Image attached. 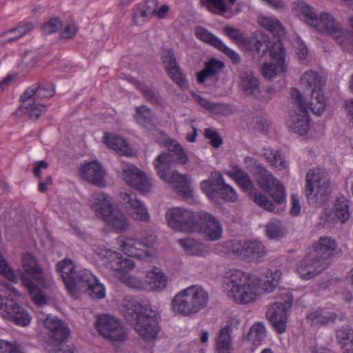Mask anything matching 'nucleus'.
Here are the masks:
<instances>
[{"label":"nucleus","instance_id":"1","mask_svg":"<svg viewBox=\"0 0 353 353\" xmlns=\"http://www.w3.org/2000/svg\"><path fill=\"white\" fill-rule=\"evenodd\" d=\"M22 266L24 270L21 277L22 284L28 290L32 301L39 307L47 305V296L41 288L48 285L43 269L30 254L23 256Z\"/></svg>","mask_w":353,"mask_h":353},{"label":"nucleus","instance_id":"2","mask_svg":"<svg viewBox=\"0 0 353 353\" xmlns=\"http://www.w3.org/2000/svg\"><path fill=\"white\" fill-rule=\"evenodd\" d=\"M252 50L253 59L260 61L263 57L270 52L272 62H265L261 68V73L267 80H271L277 74L286 70L285 62V50L282 44L273 46L268 37L261 34L260 39H256L253 43Z\"/></svg>","mask_w":353,"mask_h":353},{"label":"nucleus","instance_id":"3","mask_svg":"<svg viewBox=\"0 0 353 353\" xmlns=\"http://www.w3.org/2000/svg\"><path fill=\"white\" fill-rule=\"evenodd\" d=\"M208 293L199 285H192L178 292L171 302L174 312L183 316L197 314L207 306Z\"/></svg>","mask_w":353,"mask_h":353},{"label":"nucleus","instance_id":"4","mask_svg":"<svg viewBox=\"0 0 353 353\" xmlns=\"http://www.w3.org/2000/svg\"><path fill=\"white\" fill-rule=\"evenodd\" d=\"M305 196L308 203L315 208L321 207L330 194V177L323 169L313 168L306 174Z\"/></svg>","mask_w":353,"mask_h":353},{"label":"nucleus","instance_id":"5","mask_svg":"<svg viewBox=\"0 0 353 353\" xmlns=\"http://www.w3.org/2000/svg\"><path fill=\"white\" fill-rule=\"evenodd\" d=\"M224 288L228 296L237 303L247 304L256 297V284L241 270H235L225 278Z\"/></svg>","mask_w":353,"mask_h":353},{"label":"nucleus","instance_id":"6","mask_svg":"<svg viewBox=\"0 0 353 353\" xmlns=\"http://www.w3.org/2000/svg\"><path fill=\"white\" fill-rule=\"evenodd\" d=\"M65 288L74 298H77L80 292H87L94 299H102L105 296L103 285L86 269L76 272Z\"/></svg>","mask_w":353,"mask_h":353},{"label":"nucleus","instance_id":"7","mask_svg":"<svg viewBox=\"0 0 353 353\" xmlns=\"http://www.w3.org/2000/svg\"><path fill=\"white\" fill-rule=\"evenodd\" d=\"M201 189L209 200L214 203H219L220 200L227 202H235L238 197L236 190L225 182L221 172H211L208 179L201 183Z\"/></svg>","mask_w":353,"mask_h":353},{"label":"nucleus","instance_id":"8","mask_svg":"<svg viewBox=\"0 0 353 353\" xmlns=\"http://www.w3.org/2000/svg\"><path fill=\"white\" fill-rule=\"evenodd\" d=\"M227 174L234 179L241 189L247 193L250 198L259 206L270 212L274 210L275 206L273 203L256 190L250 176L243 169L235 166L232 170L228 171Z\"/></svg>","mask_w":353,"mask_h":353},{"label":"nucleus","instance_id":"9","mask_svg":"<svg viewBox=\"0 0 353 353\" xmlns=\"http://www.w3.org/2000/svg\"><path fill=\"white\" fill-rule=\"evenodd\" d=\"M290 94L292 100L296 108L290 115L288 125L290 130L294 133L304 135L310 129L308 114V110L310 109V104L308 105L305 102L302 94L298 89L292 88Z\"/></svg>","mask_w":353,"mask_h":353},{"label":"nucleus","instance_id":"10","mask_svg":"<svg viewBox=\"0 0 353 353\" xmlns=\"http://www.w3.org/2000/svg\"><path fill=\"white\" fill-rule=\"evenodd\" d=\"M305 88L311 89L310 108L313 114L321 116L325 110V99L322 90L321 77L313 70L305 71L301 78Z\"/></svg>","mask_w":353,"mask_h":353},{"label":"nucleus","instance_id":"11","mask_svg":"<svg viewBox=\"0 0 353 353\" xmlns=\"http://www.w3.org/2000/svg\"><path fill=\"white\" fill-rule=\"evenodd\" d=\"M0 315L20 326L28 325L31 320L28 312L19 306L13 298L7 296L2 288H0Z\"/></svg>","mask_w":353,"mask_h":353},{"label":"nucleus","instance_id":"12","mask_svg":"<svg viewBox=\"0 0 353 353\" xmlns=\"http://www.w3.org/2000/svg\"><path fill=\"white\" fill-rule=\"evenodd\" d=\"M94 325L99 333L110 341H124L127 338L123 326L114 316L108 314L99 315Z\"/></svg>","mask_w":353,"mask_h":353},{"label":"nucleus","instance_id":"13","mask_svg":"<svg viewBox=\"0 0 353 353\" xmlns=\"http://www.w3.org/2000/svg\"><path fill=\"white\" fill-rule=\"evenodd\" d=\"M165 218L169 226L176 230L192 232L198 228L194 214L182 208H172L168 210Z\"/></svg>","mask_w":353,"mask_h":353},{"label":"nucleus","instance_id":"14","mask_svg":"<svg viewBox=\"0 0 353 353\" xmlns=\"http://www.w3.org/2000/svg\"><path fill=\"white\" fill-rule=\"evenodd\" d=\"M188 160L187 154L181 147V151L175 149L172 152L159 154L154 161V166L161 179H167L168 174H170L175 163L178 162L181 165H185Z\"/></svg>","mask_w":353,"mask_h":353},{"label":"nucleus","instance_id":"15","mask_svg":"<svg viewBox=\"0 0 353 353\" xmlns=\"http://www.w3.org/2000/svg\"><path fill=\"white\" fill-rule=\"evenodd\" d=\"M122 177L132 188L142 193L150 191L152 183L145 174L132 163H122L121 165Z\"/></svg>","mask_w":353,"mask_h":353},{"label":"nucleus","instance_id":"16","mask_svg":"<svg viewBox=\"0 0 353 353\" xmlns=\"http://www.w3.org/2000/svg\"><path fill=\"white\" fill-rule=\"evenodd\" d=\"M122 177L132 188L142 193L150 191L152 183L145 174L132 163H122L121 165Z\"/></svg>","mask_w":353,"mask_h":353},{"label":"nucleus","instance_id":"17","mask_svg":"<svg viewBox=\"0 0 353 353\" xmlns=\"http://www.w3.org/2000/svg\"><path fill=\"white\" fill-rule=\"evenodd\" d=\"M232 251L248 261L260 262L266 254L265 246L258 241H237L232 245Z\"/></svg>","mask_w":353,"mask_h":353},{"label":"nucleus","instance_id":"18","mask_svg":"<svg viewBox=\"0 0 353 353\" xmlns=\"http://www.w3.org/2000/svg\"><path fill=\"white\" fill-rule=\"evenodd\" d=\"M132 326L139 336L147 342L153 341L159 331L156 314L152 309Z\"/></svg>","mask_w":353,"mask_h":353},{"label":"nucleus","instance_id":"19","mask_svg":"<svg viewBox=\"0 0 353 353\" xmlns=\"http://www.w3.org/2000/svg\"><path fill=\"white\" fill-rule=\"evenodd\" d=\"M245 163L246 168L254 174L259 188L265 192L270 191L271 188L275 186L278 180L256 159L247 157Z\"/></svg>","mask_w":353,"mask_h":353},{"label":"nucleus","instance_id":"20","mask_svg":"<svg viewBox=\"0 0 353 353\" xmlns=\"http://www.w3.org/2000/svg\"><path fill=\"white\" fill-rule=\"evenodd\" d=\"M162 61L163 67L170 79L181 90H187L189 87L188 81L176 62L174 52L171 50L165 51L162 56Z\"/></svg>","mask_w":353,"mask_h":353},{"label":"nucleus","instance_id":"21","mask_svg":"<svg viewBox=\"0 0 353 353\" xmlns=\"http://www.w3.org/2000/svg\"><path fill=\"white\" fill-rule=\"evenodd\" d=\"M327 266L322 259L310 253L300 261L296 272L302 279L309 280L319 275Z\"/></svg>","mask_w":353,"mask_h":353},{"label":"nucleus","instance_id":"22","mask_svg":"<svg viewBox=\"0 0 353 353\" xmlns=\"http://www.w3.org/2000/svg\"><path fill=\"white\" fill-rule=\"evenodd\" d=\"M54 94V90L51 84H34L28 88L21 96L23 108H27L34 102L49 99Z\"/></svg>","mask_w":353,"mask_h":353},{"label":"nucleus","instance_id":"23","mask_svg":"<svg viewBox=\"0 0 353 353\" xmlns=\"http://www.w3.org/2000/svg\"><path fill=\"white\" fill-rule=\"evenodd\" d=\"M103 265L118 277L127 274L135 267L132 259L123 258L122 254L116 251L109 255V257L103 263Z\"/></svg>","mask_w":353,"mask_h":353},{"label":"nucleus","instance_id":"24","mask_svg":"<svg viewBox=\"0 0 353 353\" xmlns=\"http://www.w3.org/2000/svg\"><path fill=\"white\" fill-rule=\"evenodd\" d=\"M122 202L134 219L144 222L150 219L147 208L137 199L135 193L126 192L122 194Z\"/></svg>","mask_w":353,"mask_h":353},{"label":"nucleus","instance_id":"25","mask_svg":"<svg viewBox=\"0 0 353 353\" xmlns=\"http://www.w3.org/2000/svg\"><path fill=\"white\" fill-rule=\"evenodd\" d=\"M150 306L147 303H141L134 299H125L121 310L126 321L132 326L144 314L150 312Z\"/></svg>","mask_w":353,"mask_h":353},{"label":"nucleus","instance_id":"26","mask_svg":"<svg viewBox=\"0 0 353 353\" xmlns=\"http://www.w3.org/2000/svg\"><path fill=\"white\" fill-rule=\"evenodd\" d=\"M43 324L48 334L53 341L61 343L67 340L70 334V331L67 324L61 319L48 316L43 321Z\"/></svg>","mask_w":353,"mask_h":353},{"label":"nucleus","instance_id":"27","mask_svg":"<svg viewBox=\"0 0 353 353\" xmlns=\"http://www.w3.org/2000/svg\"><path fill=\"white\" fill-rule=\"evenodd\" d=\"M319 32H327L336 38L339 42H343V30L340 24L329 13L322 12L317 17L316 23L313 25Z\"/></svg>","mask_w":353,"mask_h":353},{"label":"nucleus","instance_id":"28","mask_svg":"<svg viewBox=\"0 0 353 353\" xmlns=\"http://www.w3.org/2000/svg\"><path fill=\"white\" fill-rule=\"evenodd\" d=\"M202 222V232L208 241H216L222 236L223 229L220 222L211 214L205 212L199 213Z\"/></svg>","mask_w":353,"mask_h":353},{"label":"nucleus","instance_id":"29","mask_svg":"<svg viewBox=\"0 0 353 353\" xmlns=\"http://www.w3.org/2000/svg\"><path fill=\"white\" fill-rule=\"evenodd\" d=\"M82 177L94 185L101 187L104 185L105 171L101 165L97 161H92L81 166Z\"/></svg>","mask_w":353,"mask_h":353},{"label":"nucleus","instance_id":"30","mask_svg":"<svg viewBox=\"0 0 353 353\" xmlns=\"http://www.w3.org/2000/svg\"><path fill=\"white\" fill-rule=\"evenodd\" d=\"M117 232H123L129 228V222L125 214L112 206L100 217Z\"/></svg>","mask_w":353,"mask_h":353},{"label":"nucleus","instance_id":"31","mask_svg":"<svg viewBox=\"0 0 353 353\" xmlns=\"http://www.w3.org/2000/svg\"><path fill=\"white\" fill-rule=\"evenodd\" d=\"M163 181L174 184L176 193L185 198L192 196V191L190 187V179L187 174H180L177 171L174 170L172 173L168 174L167 179H162Z\"/></svg>","mask_w":353,"mask_h":353},{"label":"nucleus","instance_id":"32","mask_svg":"<svg viewBox=\"0 0 353 353\" xmlns=\"http://www.w3.org/2000/svg\"><path fill=\"white\" fill-rule=\"evenodd\" d=\"M288 311L285 308L272 304L266 312L268 319L279 333H283L286 330Z\"/></svg>","mask_w":353,"mask_h":353},{"label":"nucleus","instance_id":"33","mask_svg":"<svg viewBox=\"0 0 353 353\" xmlns=\"http://www.w3.org/2000/svg\"><path fill=\"white\" fill-rule=\"evenodd\" d=\"M337 319L338 314L327 308H317L307 316V320L310 325L316 327L334 323Z\"/></svg>","mask_w":353,"mask_h":353},{"label":"nucleus","instance_id":"34","mask_svg":"<svg viewBox=\"0 0 353 353\" xmlns=\"http://www.w3.org/2000/svg\"><path fill=\"white\" fill-rule=\"evenodd\" d=\"M336 248L335 240L327 236H321L314 246V250L312 254L322 259L324 263L327 265L328 260L333 255Z\"/></svg>","mask_w":353,"mask_h":353},{"label":"nucleus","instance_id":"35","mask_svg":"<svg viewBox=\"0 0 353 353\" xmlns=\"http://www.w3.org/2000/svg\"><path fill=\"white\" fill-rule=\"evenodd\" d=\"M240 86L243 93L256 98L260 94L259 79L252 71H243L240 74Z\"/></svg>","mask_w":353,"mask_h":353},{"label":"nucleus","instance_id":"36","mask_svg":"<svg viewBox=\"0 0 353 353\" xmlns=\"http://www.w3.org/2000/svg\"><path fill=\"white\" fill-rule=\"evenodd\" d=\"M134 119L137 123L148 131L154 128L155 114L150 108L145 105L136 108Z\"/></svg>","mask_w":353,"mask_h":353},{"label":"nucleus","instance_id":"37","mask_svg":"<svg viewBox=\"0 0 353 353\" xmlns=\"http://www.w3.org/2000/svg\"><path fill=\"white\" fill-rule=\"evenodd\" d=\"M223 62L214 58L210 59L205 63L203 70L197 73V81L202 84L207 80L215 78L223 69Z\"/></svg>","mask_w":353,"mask_h":353},{"label":"nucleus","instance_id":"38","mask_svg":"<svg viewBox=\"0 0 353 353\" xmlns=\"http://www.w3.org/2000/svg\"><path fill=\"white\" fill-rule=\"evenodd\" d=\"M104 142L106 145L112 150H115L120 155L130 156L132 154V149L128 142L122 137L105 132L103 136Z\"/></svg>","mask_w":353,"mask_h":353},{"label":"nucleus","instance_id":"39","mask_svg":"<svg viewBox=\"0 0 353 353\" xmlns=\"http://www.w3.org/2000/svg\"><path fill=\"white\" fill-rule=\"evenodd\" d=\"M122 250L128 256L139 259L150 257L148 250L142 247L139 240L133 238H126L121 245Z\"/></svg>","mask_w":353,"mask_h":353},{"label":"nucleus","instance_id":"40","mask_svg":"<svg viewBox=\"0 0 353 353\" xmlns=\"http://www.w3.org/2000/svg\"><path fill=\"white\" fill-rule=\"evenodd\" d=\"M90 201L91 208L99 218L113 206L110 197L101 190L93 192Z\"/></svg>","mask_w":353,"mask_h":353},{"label":"nucleus","instance_id":"41","mask_svg":"<svg viewBox=\"0 0 353 353\" xmlns=\"http://www.w3.org/2000/svg\"><path fill=\"white\" fill-rule=\"evenodd\" d=\"M294 12L295 14L302 21L311 26L317 21L318 14L314 9L304 1H298L294 2Z\"/></svg>","mask_w":353,"mask_h":353},{"label":"nucleus","instance_id":"42","mask_svg":"<svg viewBox=\"0 0 353 353\" xmlns=\"http://www.w3.org/2000/svg\"><path fill=\"white\" fill-rule=\"evenodd\" d=\"M178 243L188 255L204 256L205 254L207 253L205 245L194 239L185 238L179 239Z\"/></svg>","mask_w":353,"mask_h":353},{"label":"nucleus","instance_id":"43","mask_svg":"<svg viewBox=\"0 0 353 353\" xmlns=\"http://www.w3.org/2000/svg\"><path fill=\"white\" fill-rule=\"evenodd\" d=\"M145 281L152 291H161L167 284V276L159 269L148 272Z\"/></svg>","mask_w":353,"mask_h":353},{"label":"nucleus","instance_id":"44","mask_svg":"<svg viewBox=\"0 0 353 353\" xmlns=\"http://www.w3.org/2000/svg\"><path fill=\"white\" fill-rule=\"evenodd\" d=\"M336 339L337 343L345 347L350 346L349 348H353V328L349 325H344L336 330Z\"/></svg>","mask_w":353,"mask_h":353},{"label":"nucleus","instance_id":"45","mask_svg":"<svg viewBox=\"0 0 353 353\" xmlns=\"http://www.w3.org/2000/svg\"><path fill=\"white\" fill-rule=\"evenodd\" d=\"M74 269L75 266L70 259H65L57 264V271L61 276L65 287L76 273Z\"/></svg>","mask_w":353,"mask_h":353},{"label":"nucleus","instance_id":"46","mask_svg":"<svg viewBox=\"0 0 353 353\" xmlns=\"http://www.w3.org/2000/svg\"><path fill=\"white\" fill-rule=\"evenodd\" d=\"M260 25L274 35L279 34L283 31L281 22L274 17L269 15H260L258 17Z\"/></svg>","mask_w":353,"mask_h":353},{"label":"nucleus","instance_id":"47","mask_svg":"<svg viewBox=\"0 0 353 353\" xmlns=\"http://www.w3.org/2000/svg\"><path fill=\"white\" fill-rule=\"evenodd\" d=\"M46 111V108L39 101L34 102L27 108H23V102L21 106L16 111L17 115L21 116L23 114H28V117L32 120H37L40 115Z\"/></svg>","mask_w":353,"mask_h":353},{"label":"nucleus","instance_id":"48","mask_svg":"<svg viewBox=\"0 0 353 353\" xmlns=\"http://www.w3.org/2000/svg\"><path fill=\"white\" fill-rule=\"evenodd\" d=\"M48 167V162L46 161H39L35 163V166L33 169V173L35 176L39 179V190L41 192H45L47 190L48 185L52 183L51 176H47L44 179H41V170L47 169Z\"/></svg>","mask_w":353,"mask_h":353},{"label":"nucleus","instance_id":"49","mask_svg":"<svg viewBox=\"0 0 353 353\" xmlns=\"http://www.w3.org/2000/svg\"><path fill=\"white\" fill-rule=\"evenodd\" d=\"M230 330V327L229 325H225L221 330L216 342L218 353H230L231 347Z\"/></svg>","mask_w":353,"mask_h":353},{"label":"nucleus","instance_id":"50","mask_svg":"<svg viewBox=\"0 0 353 353\" xmlns=\"http://www.w3.org/2000/svg\"><path fill=\"white\" fill-rule=\"evenodd\" d=\"M265 336V328L263 324L259 322L254 323L248 334V339L255 345H259Z\"/></svg>","mask_w":353,"mask_h":353},{"label":"nucleus","instance_id":"51","mask_svg":"<svg viewBox=\"0 0 353 353\" xmlns=\"http://www.w3.org/2000/svg\"><path fill=\"white\" fill-rule=\"evenodd\" d=\"M281 275V272L279 270H276L274 272H268L265 279L260 283L262 290L265 292H272L279 284Z\"/></svg>","mask_w":353,"mask_h":353},{"label":"nucleus","instance_id":"52","mask_svg":"<svg viewBox=\"0 0 353 353\" xmlns=\"http://www.w3.org/2000/svg\"><path fill=\"white\" fill-rule=\"evenodd\" d=\"M140 92L146 101L152 105L158 106L162 105L163 99L159 90L154 87L145 84Z\"/></svg>","mask_w":353,"mask_h":353},{"label":"nucleus","instance_id":"53","mask_svg":"<svg viewBox=\"0 0 353 353\" xmlns=\"http://www.w3.org/2000/svg\"><path fill=\"white\" fill-rule=\"evenodd\" d=\"M195 35L199 39L208 43L216 48L222 41L221 39L209 32L207 29L201 26L196 28Z\"/></svg>","mask_w":353,"mask_h":353},{"label":"nucleus","instance_id":"54","mask_svg":"<svg viewBox=\"0 0 353 353\" xmlns=\"http://www.w3.org/2000/svg\"><path fill=\"white\" fill-rule=\"evenodd\" d=\"M132 12L133 23L135 26H142L151 17L139 3L134 6Z\"/></svg>","mask_w":353,"mask_h":353},{"label":"nucleus","instance_id":"55","mask_svg":"<svg viewBox=\"0 0 353 353\" xmlns=\"http://www.w3.org/2000/svg\"><path fill=\"white\" fill-rule=\"evenodd\" d=\"M206 8L212 13L223 15L228 11L224 0H205Z\"/></svg>","mask_w":353,"mask_h":353},{"label":"nucleus","instance_id":"56","mask_svg":"<svg viewBox=\"0 0 353 353\" xmlns=\"http://www.w3.org/2000/svg\"><path fill=\"white\" fill-rule=\"evenodd\" d=\"M267 160L278 170H282L287 167V162L283 159L280 152L277 150L265 153Z\"/></svg>","mask_w":353,"mask_h":353},{"label":"nucleus","instance_id":"57","mask_svg":"<svg viewBox=\"0 0 353 353\" xmlns=\"http://www.w3.org/2000/svg\"><path fill=\"white\" fill-rule=\"evenodd\" d=\"M334 213L341 223H345L350 216L347 202L346 201H337L335 204Z\"/></svg>","mask_w":353,"mask_h":353},{"label":"nucleus","instance_id":"58","mask_svg":"<svg viewBox=\"0 0 353 353\" xmlns=\"http://www.w3.org/2000/svg\"><path fill=\"white\" fill-rule=\"evenodd\" d=\"M265 192L268 193L278 204H281L285 201V188L279 181L276 183L275 186L271 188L270 191H266Z\"/></svg>","mask_w":353,"mask_h":353},{"label":"nucleus","instance_id":"59","mask_svg":"<svg viewBox=\"0 0 353 353\" xmlns=\"http://www.w3.org/2000/svg\"><path fill=\"white\" fill-rule=\"evenodd\" d=\"M33 28V26L32 23H26L23 25H19L14 28L8 30L7 32H5V34H10V33H15L16 35L13 37H9L8 38V41L11 42L14 41L24 34L29 32Z\"/></svg>","mask_w":353,"mask_h":353},{"label":"nucleus","instance_id":"60","mask_svg":"<svg viewBox=\"0 0 353 353\" xmlns=\"http://www.w3.org/2000/svg\"><path fill=\"white\" fill-rule=\"evenodd\" d=\"M292 294L290 292L285 291L277 296L276 301L272 304L289 310L292 307Z\"/></svg>","mask_w":353,"mask_h":353},{"label":"nucleus","instance_id":"61","mask_svg":"<svg viewBox=\"0 0 353 353\" xmlns=\"http://www.w3.org/2000/svg\"><path fill=\"white\" fill-rule=\"evenodd\" d=\"M157 241V236L150 230H144L141 232V239L139 242L142 244V247L148 250V248L153 246Z\"/></svg>","mask_w":353,"mask_h":353},{"label":"nucleus","instance_id":"62","mask_svg":"<svg viewBox=\"0 0 353 353\" xmlns=\"http://www.w3.org/2000/svg\"><path fill=\"white\" fill-rule=\"evenodd\" d=\"M266 233L270 239H276L282 236L283 231L281 223L279 221L269 223L266 227Z\"/></svg>","mask_w":353,"mask_h":353},{"label":"nucleus","instance_id":"63","mask_svg":"<svg viewBox=\"0 0 353 353\" xmlns=\"http://www.w3.org/2000/svg\"><path fill=\"white\" fill-rule=\"evenodd\" d=\"M0 274L10 281H14L17 279L13 270L8 265L7 261L0 254Z\"/></svg>","mask_w":353,"mask_h":353},{"label":"nucleus","instance_id":"64","mask_svg":"<svg viewBox=\"0 0 353 353\" xmlns=\"http://www.w3.org/2000/svg\"><path fill=\"white\" fill-rule=\"evenodd\" d=\"M62 26L61 21L58 18H52L42 26L44 34H50L56 32Z\"/></svg>","mask_w":353,"mask_h":353}]
</instances>
